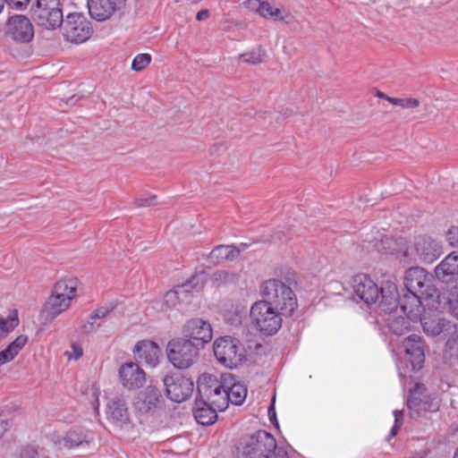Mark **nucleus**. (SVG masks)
<instances>
[{"mask_svg":"<svg viewBox=\"0 0 458 458\" xmlns=\"http://www.w3.org/2000/svg\"><path fill=\"white\" fill-rule=\"evenodd\" d=\"M354 298H358L370 306L381 298L380 307L385 312H391L396 307V284L386 282L385 287H379L367 274H358L352 278Z\"/></svg>","mask_w":458,"mask_h":458,"instance_id":"f257e3e1","label":"nucleus"},{"mask_svg":"<svg viewBox=\"0 0 458 458\" xmlns=\"http://www.w3.org/2000/svg\"><path fill=\"white\" fill-rule=\"evenodd\" d=\"M396 368L399 377L404 384L411 373L419 371L425 361V349L422 338L411 335L403 342V345L394 351Z\"/></svg>","mask_w":458,"mask_h":458,"instance_id":"f03ea898","label":"nucleus"},{"mask_svg":"<svg viewBox=\"0 0 458 458\" xmlns=\"http://www.w3.org/2000/svg\"><path fill=\"white\" fill-rule=\"evenodd\" d=\"M243 454L249 458H301L289 445H277L275 437L265 430H259L248 438Z\"/></svg>","mask_w":458,"mask_h":458,"instance_id":"7ed1b4c3","label":"nucleus"},{"mask_svg":"<svg viewBox=\"0 0 458 458\" xmlns=\"http://www.w3.org/2000/svg\"><path fill=\"white\" fill-rule=\"evenodd\" d=\"M262 301L270 305L284 317H290L298 308V301L293 290L280 279L265 280L259 285Z\"/></svg>","mask_w":458,"mask_h":458,"instance_id":"20e7f679","label":"nucleus"},{"mask_svg":"<svg viewBox=\"0 0 458 458\" xmlns=\"http://www.w3.org/2000/svg\"><path fill=\"white\" fill-rule=\"evenodd\" d=\"M283 315L272 307L269 301H256L250 309L251 327L264 335L276 334L283 324Z\"/></svg>","mask_w":458,"mask_h":458,"instance_id":"39448f33","label":"nucleus"},{"mask_svg":"<svg viewBox=\"0 0 458 458\" xmlns=\"http://www.w3.org/2000/svg\"><path fill=\"white\" fill-rule=\"evenodd\" d=\"M437 305V299H435V302L429 306L430 311L428 314L425 311L421 313V317L417 321L420 322L427 335L433 336L441 335L446 340V346L452 350L454 342L458 339V327L441 318L440 314L436 311Z\"/></svg>","mask_w":458,"mask_h":458,"instance_id":"423d86ee","label":"nucleus"},{"mask_svg":"<svg viewBox=\"0 0 458 458\" xmlns=\"http://www.w3.org/2000/svg\"><path fill=\"white\" fill-rule=\"evenodd\" d=\"M197 387L201 400L217 411H223L228 407L229 397L224 384V374L220 378L203 374L198 379Z\"/></svg>","mask_w":458,"mask_h":458,"instance_id":"0eeeda50","label":"nucleus"},{"mask_svg":"<svg viewBox=\"0 0 458 458\" xmlns=\"http://www.w3.org/2000/svg\"><path fill=\"white\" fill-rule=\"evenodd\" d=\"M442 252L440 242L429 236L420 235L414 239L412 246L407 243V250L403 251L404 265L415 263L418 260L423 263H433Z\"/></svg>","mask_w":458,"mask_h":458,"instance_id":"6e6552de","label":"nucleus"},{"mask_svg":"<svg viewBox=\"0 0 458 458\" xmlns=\"http://www.w3.org/2000/svg\"><path fill=\"white\" fill-rule=\"evenodd\" d=\"M213 351L217 361L223 366L234 369L246 360V352L236 338L221 336L213 344Z\"/></svg>","mask_w":458,"mask_h":458,"instance_id":"1a4fd4ad","label":"nucleus"},{"mask_svg":"<svg viewBox=\"0 0 458 458\" xmlns=\"http://www.w3.org/2000/svg\"><path fill=\"white\" fill-rule=\"evenodd\" d=\"M166 356L175 369H186L197 361L199 348L191 339L174 338L166 345Z\"/></svg>","mask_w":458,"mask_h":458,"instance_id":"9d476101","label":"nucleus"},{"mask_svg":"<svg viewBox=\"0 0 458 458\" xmlns=\"http://www.w3.org/2000/svg\"><path fill=\"white\" fill-rule=\"evenodd\" d=\"M405 291L420 294L422 297L438 299L432 274L421 267L406 269L403 276Z\"/></svg>","mask_w":458,"mask_h":458,"instance_id":"9b49d317","label":"nucleus"},{"mask_svg":"<svg viewBox=\"0 0 458 458\" xmlns=\"http://www.w3.org/2000/svg\"><path fill=\"white\" fill-rule=\"evenodd\" d=\"M32 12L38 25L47 30L60 28L64 20L61 0H37Z\"/></svg>","mask_w":458,"mask_h":458,"instance_id":"f8f14e48","label":"nucleus"},{"mask_svg":"<svg viewBox=\"0 0 458 458\" xmlns=\"http://www.w3.org/2000/svg\"><path fill=\"white\" fill-rule=\"evenodd\" d=\"M64 38L73 44H82L89 40L93 33V27L82 13H69L62 23Z\"/></svg>","mask_w":458,"mask_h":458,"instance_id":"ddd939ff","label":"nucleus"},{"mask_svg":"<svg viewBox=\"0 0 458 458\" xmlns=\"http://www.w3.org/2000/svg\"><path fill=\"white\" fill-rule=\"evenodd\" d=\"M206 278L205 272L197 274L191 279L189 284L177 286L175 289L166 292L161 300L154 301L153 308L164 313L177 309L180 302L190 295V288L197 287L199 282L203 284Z\"/></svg>","mask_w":458,"mask_h":458,"instance_id":"4468645a","label":"nucleus"},{"mask_svg":"<svg viewBox=\"0 0 458 458\" xmlns=\"http://www.w3.org/2000/svg\"><path fill=\"white\" fill-rule=\"evenodd\" d=\"M165 396L174 403L188 400L194 390L193 380L179 372H172L163 378Z\"/></svg>","mask_w":458,"mask_h":458,"instance_id":"2eb2a0df","label":"nucleus"},{"mask_svg":"<svg viewBox=\"0 0 458 458\" xmlns=\"http://www.w3.org/2000/svg\"><path fill=\"white\" fill-rule=\"evenodd\" d=\"M369 243L368 248H372L382 255L394 256L401 263L404 264L403 251L407 250V241L405 238H392L377 231L375 235L365 240Z\"/></svg>","mask_w":458,"mask_h":458,"instance_id":"dca6fc26","label":"nucleus"},{"mask_svg":"<svg viewBox=\"0 0 458 458\" xmlns=\"http://www.w3.org/2000/svg\"><path fill=\"white\" fill-rule=\"evenodd\" d=\"M435 302L433 298L422 297L419 293L405 291L403 294L399 297L396 292V307L392 310H395L400 307L401 310L407 316V318L412 321H417L421 317V313L425 311L426 306H430L429 302Z\"/></svg>","mask_w":458,"mask_h":458,"instance_id":"f3484780","label":"nucleus"},{"mask_svg":"<svg viewBox=\"0 0 458 458\" xmlns=\"http://www.w3.org/2000/svg\"><path fill=\"white\" fill-rule=\"evenodd\" d=\"M182 334L184 339H191V342L204 346L213 338V327L207 319L192 318L184 322Z\"/></svg>","mask_w":458,"mask_h":458,"instance_id":"a211bd4d","label":"nucleus"},{"mask_svg":"<svg viewBox=\"0 0 458 458\" xmlns=\"http://www.w3.org/2000/svg\"><path fill=\"white\" fill-rule=\"evenodd\" d=\"M5 34L16 43H29L34 37V27L23 14L10 16L5 23Z\"/></svg>","mask_w":458,"mask_h":458,"instance_id":"6ab92c4d","label":"nucleus"},{"mask_svg":"<svg viewBox=\"0 0 458 458\" xmlns=\"http://www.w3.org/2000/svg\"><path fill=\"white\" fill-rule=\"evenodd\" d=\"M423 385L417 384L413 389L410 390V395L407 400L409 410L421 416L427 412H435L439 409V400L437 397H431L424 394Z\"/></svg>","mask_w":458,"mask_h":458,"instance_id":"aec40b11","label":"nucleus"},{"mask_svg":"<svg viewBox=\"0 0 458 458\" xmlns=\"http://www.w3.org/2000/svg\"><path fill=\"white\" fill-rule=\"evenodd\" d=\"M162 401L161 393L155 386H148L139 392L132 400V407L138 416L153 414Z\"/></svg>","mask_w":458,"mask_h":458,"instance_id":"412c9836","label":"nucleus"},{"mask_svg":"<svg viewBox=\"0 0 458 458\" xmlns=\"http://www.w3.org/2000/svg\"><path fill=\"white\" fill-rule=\"evenodd\" d=\"M106 416L110 423L120 429H126L131 425L127 403L123 396H115L107 402Z\"/></svg>","mask_w":458,"mask_h":458,"instance_id":"4be33fe9","label":"nucleus"},{"mask_svg":"<svg viewBox=\"0 0 458 458\" xmlns=\"http://www.w3.org/2000/svg\"><path fill=\"white\" fill-rule=\"evenodd\" d=\"M126 0H88L87 6L90 17L98 21H105L122 11Z\"/></svg>","mask_w":458,"mask_h":458,"instance_id":"5701e85b","label":"nucleus"},{"mask_svg":"<svg viewBox=\"0 0 458 458\" xmlns=\"http://www.w3.org/2000/svg\"><path fill=\"white\" fill-rule=\"evenodd\" d=\"M118 375L122 386L130 391L140 389L146 383V373L136 362L122 364Z\"/></svg>","mask_w":458,"mask_h":458,"instance_id":"b1692460","label":"nucleus"},{"mask_svg":"<svg viewBox=\"0 0 458 458\" xmlns=\"http://www.w3.org/2000/svg\"><path fill=\"white\" fill-rule=\"evenodd\" d=\"M436 277L443 283L449 284L458 278V252L453 251L435 268Z\"/></svg>","mask_w":458,"mask_h":458,"instance_id":"393cba45","label":"nucleus"},{"mask_svg":"<svg viewBox=\"0 0 458 458\" xmlns=\"http://www.w3.org/2000/svg\"><path fill=\"white\" fill-rule=\"evenodd\" d=\"M133 353L150 368H156L159 364L161 351L159 346L152 341L138 342L134 346Z\"/></svg>","mask_w":458,"mask_h":458,"instance_id":"a878e982","label":"nucleus"},{"mask_svg":"<svg viewBox=\"0 0 458 458\" xmlns=\"http://www.w3.org/2000/svg\"><path fill=\"white\" fill-rule=\"evenodd\" d=\"M224 384L227 390L228 404L241 405L247 397V388L243 384L236 382L232 374H224Z\"/></svg>","mask_w":458,"mask_h":458,"instance_id":"bb28decb","label":"nucleus"},{"mask_svg":"<svg viewBox=\"0 0 458 458\" xmlns=\"http://www.w3.org/2000/svg\"><path fill=\"white\" fill-rule=\"evenodd\" d=\"M71 301L69 298L61 297L52 291L51 295L43 308V312L47 317L53 319L69 309Z\"/></svg>","mask_w":458,"mask_h":458,"instance_id":"cd10ccee","label":"nucleus"},{"mask_svg":"<svg viewBox=\"0 0 458 458\" xmlns=\"http://www.w3.org/2000/svg\"><path fill=\"white\" fill-rule=\"evenodd\" d=\"M247 305L243 301L233 300L225 303L223 311L224 318L231 325H239L246 312Z\"/></svg>","mask_w":458,"mask_h":458,"instance_id":"c85d7f7f","label":"nucleus"},{"mask_svg":"<svg viewBox=\"0 0 458 458\" xmlns=\"http://www.w3.org/2000/svg\"><path fill=\"white\" fill-rule=\"evenodd\" d=\"M240 255V250L233 245H218L208 255V260L213 264L232 261Z\"/></svg>","mask_w":458,"mask_h":458,"instance_id":"c756f323","label":"nucleus"},{"mask_svg":"<svg viewBox=\"0 0 458 458\" xmlns=\"http://www.w3.org/2000/svg\"><path fill=\"white\" fill-rule=\"evenodd\" d=\"M193 415L199 424L208 426L213 424L216 420L217 411L201 400L199 402H196Z\"/></svg>","mask_w":458,"mask_h":458,"instance_id":"7c9ffc66","label":"nucleus"},{"mask_svg":"<svg viewBox=\"0 0 458 458\" xmlns=\"http://www.w3.org/2000/svg\"><path fill=\"white\" fill-rule=\"evenodd\" d=\"M78 285L79 280L76 277L62 278L55 283L53 291L72 301L76 296Z\"/></svg>","mask_w":458,"mask_h":458,"instance_id":"2f4dec72","label":"nucleus"},{"mask_svg":"<svg viewBox=\"0 0 458 458\" xmlns=\"http://www.w3.org/2000/svg\"><path fill=\"white\" fill-rule=\"evenodd\" d=\"M19 325V318L16 310H13L6 317L0 316V339L5 337Z\"/></svg>","mask_w":458,"mask_h":458,"instance_id":"473e14b6","label":"nucleus"},{"mask_svg":"<svg viewBox=\"0 0 458 458\" xmlns=\"http://www.w3.org/2000/svg\"><path fill=\"white\" fill-rule=\"evenodd\" d=\"M259 16L274 21H284V10L276 7L267 1H262Z\"/></svg>","mask_w":458,"mask_h":458,"instance_id":"72a5a7b5","label":"nucleus"},{"mask_svg":"<svg viewBox=\"0 0 458 458\" xmlns=\"http://www.w3.org/2000/svg\"><path fill=\"white\" fill-rule=\"evenodd\" d=\"M266 51L261 47H257L249 52L239 55V59L248 64H258L264 61Z\"/></svg>","mask_w":458,"mask_h":458,"instance_id":"f704fd0d","label":"nucleus"},{"mask_svg":"<svg viewBox=\"0 0 458 458\" xmlns=\"http://www.w3.org/2000/svg\"><path fill=\"white\" fill-rule=\"evenodd\" d=\"M388 327L394 335H402L409 330L410 323L403 317H396L389 318Z\"/></svg>","mask_w":458,"mask_h":458,"instance_id":"c9c22d12","label":"nucleus"},{"mask_svg":"<svg viewBox=\"0 0 458 458\" xmlns=\"http://www.w3.org/2000/svg\"><path fill=\"white\" fill-rule=\"evenodd\" d=\"M89 399V403L91 404L94 411L97 415L99 414V388L97 386L96 384H92L89 386H87L85 393H84Z\"/></svg>","mask_w":458,"mask_h":458,"instance_id":"e433bc0d","label":"nucleus"},{"mask_svg":"<svg viewBox=\"0 0 458 458\" xmlns=\"http://www.w3.org/2000/svg\"><path fill=\"white\" fill-rule=\"evenodd\" d=\"M93 438L85 439L79 436L76 432L71 431L64 437V445L68 448H72L82 445L83 443L89 444Z\"/></svg>","mask_w":458,"mask_h":458,"instance_id":"4c0bfd02","label":"nucleus"},{"mask_svg":"<svg viewBox=\"0 0 458 458\" xmlns=\"http://www.w3.org/2000/svg\"><path fill=\"white\" fill-rule=\"evenodd\" d=\"M151 61L152 56L149 54H138L131 62V70L134 72H141L150 64Z\"/></svg>","mask_w":458,"mask_h":458,"instance_id":"58836bf2","label":"nucleus"},{"mask_svg":"<svg viewBox=\"0 0 458 458\" xmlns=\"http://www.w3.org/2000/svg\"><path fill=\"white\" fill-rule=\"evenodd\" d=\"M236 279V274L226 270H217L212 276L214 284L217 286L233 282Z\"/></svg>","mask_w":458,"mask_h":458,"instance_id":"ea45409f","label":"nucleus"},{"mask_svg":"<svg viewBox=\"0 0 458 458\" xmlns=\"http://www.w3.org/2000/svg\"><path fill=\"white\" fill-rule=\"evenodd\" d=\"M393 413L394 416V423L392 428L390 429L389 434L387 435V437L386 438V440L387 442H390V440L397 435L399 429L402 428L403 423V411L394 410L393 411Z\"/></svg>","mask_w":458,"mask_h":458,"instance_id":"a19ab883","label":"nucleus"},{"mask_svg":"<svg viewBox=\"0 0 458 458\" xmlns=\"http://www.w3.org/2000/svg\"><path fill=\"white\" fill-rule=\"evenodd\" d=\"M387 101L394 106H401L403 108H415L419 106L420 102L417 98H387Z\"/></svg>","mask_w":458,"mask_h":458,"instance_id":"79ce46f5","label":"nucleus"},{"mask_svg":"<svg viewBox=\"0 0 458 458\" xmlns=\"http://www.w3.org/2000/svg\"><path fill=\"white\" fill-rule=\"evenodd\" d=\"M65 354L69 360H79L83 355L81 344L72 342L70 345V350L66 351Z\"/></svg>","mask_w":458,"mask_h":458,"instance_id":"37998d69","label":"nucleus"},{"mask_svg":"<svg viewBox=\"0 0 458 458\" xmlns=\"http://www.w3.org/2000/svg\"><path fill=\"white\" fill-rule=\"evenodd\" d=\"M262 0H246L242 3V6L249 12L255 13L259 15Z\"/></svg>","mask_w":458,"mask_h":458,"instance_id":"c03bdc74","label":"nucleus"},{"mask_svg":"<svg viewBox=\"0 0 458 458\" xmlns=\"http://www.w3.org/2000/svg\"><path fill=\"white\" fill-rule=\"evenodd\" d=\"M446 241L454 248H458V226H451L446 232Z\"/></svg>","mask_w":458,"mask_h":458,"instance_id":"a18cd8bd","label":"nucleus"},{"mask_svg":"<svg viewBox=\"0 0 458 458\" xmlns=\"http://www.w3.org/2000/svg\"><path fill=\"white\" fill-rule=\"evenodd\" d=\"M100 327V323L97 319L91 320V316L82 326V332L85 334H91Z\"/></svg>","mask_w":458,"mask_h":458,"instance_id":"49530a36","label":"nucleus"},{"mask_svg":"<svg viewBox=\"0 0 458 458\" xmlns=\"http://www.w3.org/2000/svg\"><path fill=\"white\" fill-rule=\"evenodd\" d=\"M30 0H4L7 6L15 9V10H23L25 9Z\"/></svg>","mask_w":458,"mask_h":458,"instance_id":"de8ad7c7","label":"nucleus"},{"mask_svg":"<svg viewBox=\"0 0 458 458\" xmlns=\"http://www.w3.org/2000/svg\"><path fill=\"white\" fill-rule=\"evenodd\" d=\"M275 402H276V396L274 395L273 398H272V403H271L270 406L267 409V414H268V418H269L270 422L276 428H279V423H278V420L276 419V409H275Z\"/></svg>","mask_w":458,"mask_h":458,"instance_id":"09e8293b","label":"nucleus"},{"mask_svg":"<svg viewBox=\"0 0 458 458\" xmlns=\"http://www.w3.org/2000/svg\"><path fill=\"white\" fill-rule=\"evenodd\" d=\"M109 313V310L107 308H99L95 310V312L91 315V320H98L106 317Z\"/></svg>","mask_w":458,"mask_h":458,"instance_id":"8fccbe9b","label":"nucleus"},{"mask_svg":"<svg viewBox=\"0 0 458 458\" xmlns=\"http://www.w3.org/2000/svg\"><path fill=\"white\" fill-rule=\"evenodd\" d=\"M155 199H156L155 196H151L149 198H144V199L143 198L138 199L136 200V204L139 207H149V206L153 205Z\"/></svg>","mask_w":458,"mask_h":458,"instance_id":"3c124183","label":"nucleus"},{"mask_svg":"<svg viewBox=\"0 0 458 458\" xmlns=\"http://www.w3.org/2000/svg\"><path fill=\"white\" fill-rule=\"evenodd\" d=\"M448 302L451 314L458 319V298L450 299Z\"/></svg>","mask_w":458,"mask_h":458,"instance_id":"603ef678","label":"nucleus"},{"mask_svg":"<svg viewBox=\"0 0 458 458\" xmlns=\"http://www.w3.org/2000/svg\"><path fill=\"white\" fill-rule=\"evenodd\" d=\"M209 16V12L207 9L200 10L197 13L196 19L199 21L206 20Z\"/></svg>","mask_w":458,"mask_h":458,"instance_id":"864d4df0","label":"nucleus"},{"mask_svg":"<svg viewBox=\"0 0 458 458\" xmlns=\"http://www.w3.org/2000/svg\"><path fill=\"white\" fill-rule=\"evenodd\" d=\"M9 428V424L6 420L0 419V438L4 436Z\"/></svg>","mask_w":458,"mask_h":458,"instance_id":"5fc2aeb1","label":"nucleus"},{"mask_svg":"<svg viewBox=\"0 0 458 458\" xmlns=\"http://www.w3.org/2000/svg\"><path fill=\"white\" fill-rule=\"evenodd\" d=\"M453 355H454V359L455 362L458 364V346L454 350V352Z\"/></svg>","mask_w":458,"mask_h":458,"instance_id":"6e6d98bb","label":"nucleus"},{"mask_svg":"<svg viewBox=\"0 0 458 458\" xmlns=\"http://www.w3.org/2000/svg\"><path fill=\"white\" fill-rule=\"evenodd\" d=\"M377 96L380 98H384L386 100H387V98H389L388 96L385 95L383 92H377Z\"/></svg>","mask_w":458,"mask_h":458,"instance_id":"4d7b16f0","label":"nucleus"},{"mask_svg":"<svg viewBox=\"0 0 458 458\" xmlns=\"http://www.w3.org/2000/svg\"><path fill=\"white\" fill-rule=\"evenodd\" d=\"M4 8V0H0V13L2 12Z\"/></svg>","mask_w":458,"mask_h":458,"instance_id":"13d9d810","label":"nucleus"},{"mask_svg":"<svg viewBox=\"0 0 458 458\" xmlns=\"http://www.w3.org/2000/svg\"><path fill=\"white\" fill-rule=\"evenodd\" d=\"M454 458H458V449L455 451V454H454Z\"/></svg>","mask_w":458,"mask_h":458,"instance_id":"bf43d9fd","label":"nucleus"},{"mask_svg":"<svg viewBox=\"0 0 458 458\" xmlns=\"http://www.w3.org/2000/svg\"><path fill=\"white\" fill-rule=\"evenodd\" d=\"M174 2H175V3H178V2H180V0H174Z\"/></svg>","mask_w":458,"mask_h":458,"instance_id":"052dcab7","label":"nucleus"}]
</instances>
